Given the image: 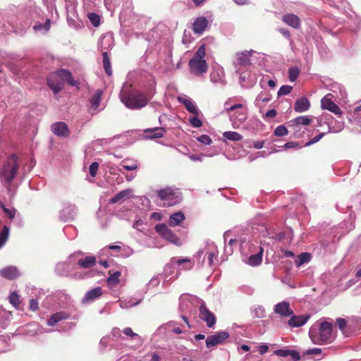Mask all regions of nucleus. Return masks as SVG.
Wrapping results in <instances>:
<instances>
[{
  "mask_svg": "<svg viewBox=\"0 0 361 361\" xmlns=\"http://www.w3.org/2000/svg\"><path fill=\"white\" fill-rule=\"evenodd\" d=\"M64 82L73 87H77L79 84L73 78L72 73L64 68L51 72L47 76V84L55 94L63 89Z\"/></svg>",
  "mask_w": 361,
  "mask_h": 361,
  "instance_id": "obj_1",
  "label": "nucleus"
},
{
  "mask_svg": "<svg viewBox=\"0 0 361 361\" xmlns=\"http://www.w3.org/2000/svg\"><path fill=\"white\" fill-rule=\"evenodd\" d=\"M121 99L126 106L131 109H141L148 103L145 94L135 90L122 94Z\"/></svg>",
  "mask_w": 361,
  "mask_h": 361,
  "instance_id": "obj_2",
  "label": "nucleus"
},
{
  "mask_svg": "<svg viewBox=\"0 0 361 361\" xmlns=\"http://www.w3.org/2000/svg\"><path fill=\"white\" fill-rule=\"evenodd\" d=\"M332 329L333 325L331 323L324 322L320 324L318 332L313 329L310 330V337L315 344L321 345L325 343L331 339Z\"/></svg>",
  "mask_w": 361,
  "mask_h": 361,
  "instance_id": "obj_3",
  "label": "nucleus"
},
{
  "mask_svg": "<svg viewBox=\"0 0 361 361\" xmlns=\"http://www.w3.org/2000/svg\"><path fill=\"white\" fill-rule=\"evenodd\" d=\"M157 193L160 200L164 201L162 206L165 207H173L182 201L181 192L170 187L161 189Z\"/></svg>",
  "mask_w": 361,
  "mask_h": 361,
  "instance_id": "obj_4",
  "label": "nucleus"
},
{
  "mask_svg": "<svg viewBox=\"0 0 361 361\" xmlns=\"http://www.w3.org/2000/svg\"><path fill=\"white\" fill-rule=\"evenodd\" d=\"M18 169V157L16 154H12L8 157L1 171V176L6 184L9 185L12 183Z\"/></svg>",
  "mask_w": 361,
  "mask_h": 361,
  "instance_id": "obj_5",
  "label": "nucleus"
},
{
  "mask_svg": "<svg viewBox=\"0 0 361 361\" xmlns=\"http://www.w3.org/2000/svg\"><path fill=\"white\" fill-rule=\"evenodd\" d=\"M155 230L161 236L169 242L180 246L182 245L181 240L172 232L164 224L156 225Z\"/></svg>",
  "mask_w": 361,
  "mask_h": 361,
  "instance_id": "obj_6",
  "label": "nucleus"
},
{
  "mask_svg": "<svg viewBox=\"0 0 361 361\" xmlns=\"http://www.w3.org/2000/svg\"><path fill=\"white\" fill-rule=\"evenodd\" d=\"M190 71L196 75H200L206 73L208 70V66L204 59H197L192 58L188 63Z\"/></svg>",
  "mask_w": 361,
  "mask_h": 361,
  "instance_id": "obj_7",
  "label": "nucleus"
},
{
  "mask_svg": "<svg viewBox=\"0 0 361 361\" xmlns=\"http://www.w3.org/2000/svg\"><path fill=\"white\" fill-rule=\"evenodd\" d=\"M199 312L200 318L206 322L208 327H213L216 324V317L214 314L207 308L204 302H202L199 307Z\"/></svg>",
  "mask_w": 361,
  "mask_h": 361,
  "instance_id": "obj_8",
  "label": "nucleus"
},
{
  "mask_svg": "<svg viewBox=\"0 0 361 361\" xmlns=\"http://www.w3.org/2000/svg\"><path fill=\"white\" fill-rule=\"evenodd\" d=\"M332 94H328L324 97H323L321 100V107L323 109H326L338 117H341L343 114V112L341 109V108L335 104L332 99Z\"/></svg>",
  "mask_w": 361,
  "mask_h": 361,
  "instance_id": "obj_9",
  "label": "nucleus"
},
{
  "mask_svg": "<svg viewBox=\"0 0 361 361\" xmlns=\"http://www.w3.org/2000/svg\"><path fill=\"white\" fill-rule=\"evenodd\" d=\"M252 52V50L237 52L235 56V59L233 61V65L239 69L242 67L250 66L251 64L250 55Z\"/></svg>",
  "mask_w": 361,
  "mask_h": 361,
  "instance_id": "obj_10",
  "label": "nucleus"
},
{
  "mask_svg": "<svg viewBox=\"0 0 361 361\" xmlns=\"http://www.w3.org/2000/svg\"><path fill=\"white\" fill-rule=\"evenodd\" d=\"M51 130L54 135L61 137H68L71 134L68 125L63 121L54 123L51 126Z\"/></svg>",
  "mask_w": 361,
  "mask_h": 361,
  "instance_id": "obj_11",
  "label": "nucleus"
},
{
  "mask_svg": "<svg viewBox=\"0 0 361 361\" xmlns=\"http://www.w3.org/2000/svg\"><path fill=\"white\" fill-rule=\"evenodd\" d=\"M228 337L229 334L227 331H220L214 335L209 336L206 339V346L207 348L214 347L222 343Z\"/></svg>",
  "mask_w": 361,
  "mask_h": 361,
  "instance_id": "obj_12",
  "label": "nucleus"
},
{
  "mask_svg": "<svg viewBox=\"0 0 361 361\" xmlns=\"http://www.w3.org/2000/svg\"><path fill=\"white\" fill-rule=\"evenodd\" d=\"M274 312L281 317H290L294 314L293 310L290 307V304L286 301L277 303L274 306Z\"/></svg>",
  "mask_w": 361,
  "mask_h": 361,
  "instance_id": "obj_13",
  "label": "nucleus"
},
{
  "mask_svg": "<svg viewBox=\"0 0 361 361\" xmlns=\"http://www.w3.org/2000/svg\"><path fill=\"white\" fill-rule=\"evenodd\" d=\"M310 317V316L309 314L294 315L293 314L288 321V324L291 328L300 327L308 321Z\"/></svg>",
  "mask_w": 361,
  "mask_h": 361,
  "instance_id": "obj_14",
  "label": "nucleus"
},
{
  "mask_svg": "<svg viewBox=\"0 0 361 361\" xmlns=\"http://www.w3.org/2000/svg\"><path fill=\"white\" fill-rule=\"evenodd\" d=\"M103 290L101 287H96L92 290H88L85 297L82 299V303H87L90 301L96 300L102 296Z\"/></svg>",
  "mask_w": 361,
  "mask_h": 361,
  "instance_id": "obj_15",
  "label": "nucleus"
},
{
  "mask_svg": "<svg viewBox=\"0 0 361 361\" xmlns=\"http://www.w3.org/2000/svg\"><path fill=\"white\" fill-rule=\"evenodd\" d=\"M0 274L2 277L8 280H13L20 276L18 269L13 266L2 269L0 271Z\"/></svg>",
  "mask_w": 361,
  "mask_h": 361,
  "instance_id": "obj_16",
  "label": "nucleus"
},
{
  "mask_svg": "<svg viewBox=\"0 0 361 361\" xmlns=\"http://www.w3.org/2000/svg\"><path fill=\"white\" fill-rule=\"evenodd\" d=\"M310 107V102L306 97H300L295 101L294 109L296 112L307 111Z\"/></svg>",
  "mask_w": 361,
  "mask_h": 361,
  "instance_id": "obj_17",
  "label": "nucleus"
},
{
  "mask_svg": "<svg viewBox=\"0 0 361 361\" xmlns=\"http://www.w3.org/2000/svg\"><path fill=\"white\" fill-rule=\"evenodd\" d=\"M97 263V259L93 255L86 256L78 261V264L80 268L90 269L93 267Z\"/></svg>",
  "mask_w": 361,
  "mask_h": 361,
  "instance_id": "obj_18",
  "label": "nucleus"
},
{
  "mask_svg": "<svg viewBox=\"0 0 361 361\" xmlns=\"http://www.w3.org/2000/svg\"><path fill=\"white\" fill-rule=\"evenodd\" d=\"M259 251L255 255H252L248 258L247 264L250 266L255 267L259 265L262 262V255L264 252V249L262 247L259 246Z\"/></svg>",
  "mask_w": 361,
  "mask_h": 361,
  "instance_id": "obj_19",
  "label": "nucleus"
},
{
  "mask_svg": "<svg viewBox=\"0 0 361 361\" xmlns=\"http://www.w3.org/2000/svg\"><path fill=\"white\" fill-rule=\"evenodd\" d=\"M133 190L131 189H126L118 192L114 197L110 200V203L116 204L117 202L123 201L128 199L132 195Z\"/></svg>",
  "mask_w": 361,
  "mask_h": 361,
  "instance_id": "obj_20",
  "label": "nucleus"
},
{
  "mask_svg": "<svg viewBox=\"0 0 361 361\" xmlns=\"http://www.w3.org/2000/svg\"><path fill=\"white\" fill-rule=\"evenodd\" d=\"M68 314L66 312H56L51 316L50 319L47 322V324L51 326H54L59 322L68 319Z\"/></svg>",
  "mask_w": 361,
  "mask_h": 361,
  "instance_id": "obj_21",
  "label": "nucleus"
},
{
  "mask_svg": "<svg viewBox=\"0 0 361 361\" xmlns=\"http://www.w3.org/2000/svg\"><path fill=\"white\" fill-rule=\"evenodd\" d=\"M185 219V216L182 212H178L171 215L169 218V225L176 226Z\"/></svg>",
  "mask_w": 361,
  "mask_h": 361,
  "instance_id": "obj_22",
  "label": "nucleus"
},
{
  "mask_svg": "<svg viewBox=\"0 0 361 361\" xmlns=\"http://www.w3.org/2000/svg\"><path fill=\"white\" fill-rule=\"evenodd\" d=\"M179 100L185 106L188 111L195 115L198 114V110L193 102L187 99H180Z\"/></svg>",
  "mask_w": 361,
  "mask_h": 361,
  "instance_id": "obj_23",
  "label": "nucleus"
},
{
  "mask_svg": "<svg viewBox=\"0 0 361 361\" xmlns=\"http://www.w3.org/2000/svg\"><path fill=\"white\" fill-rule=\"evenodd\" d=\"M11 317L12 314L10 312L0 308V326L2 329L6 328Z\"/></svg>",
  "mask_w": 361,
  "mask_h": 361,
  "instance_id": "obj_24",
  "label": "nucleus"
},
{
  "mask_svg": "<svg viewBox=\"0 0 361 361\" xmlns=\"http://www.w3.org/2000/svg\"><path fill=\"white\" fill-rule=\"evenodd\" d=\"M102 93H103L102 90H97L95 92L94 94L91 97L90 102L91 104L92 107L94 109H97L98 108V106H99Z\"/></svg>",
  "mask_w": 361,
  "mask_h": 361,
  "instance_id": "obj_25",
  "label": "nucleus"
},
{
  "mask_svg": "<svg viewBox=\"0 0 361 361\" xmlns=\"http://www.w3.org/2000/svg\"><path fill=\"white\" fill-rule=\"evenodd\" d=\"M165 129L164 128H148L145 130V133H152L149 135L150 138H161L164 136V133L165 132Z\"/></svg>",
  "mask_w": 361,
  "mask_h": 361,
  "instance_id": "obj_26",
  "label": "nucleus"
},
{
  "mask_svg": "<svg viewBox=\"0 0 361 361\" xmlns=\"http://www.w3.org/2000/svg\"><path fill=\"white\" fill-rule=\"evenodd\" d=\"M102 56H103V67H104V69L105 71V73L109 76H110V75H112V69H111L110 59H109V57L108 56L107 52H106V51L103 52Z\"/></svg>",
  "mask_w": 361,
  "mask_h": 361,
  "instance_id": "obj_27",
  "label": "nucleus"
},
{
  "mask_svg": "<svg viewBox=\"0 0 361 361\" xmlns=\"http://www.w3.org/2000/svg\"><path fill=\"white\" fill-rule=\"evenodd\" d=\"M223 136L225 139L232 141H240L243 139V136L240 134L234 131L224 132Z\"/></svg>",
  "mask_w": 361,
  "mask_h": 361,
  "instance_id": "obj_28",
  "label": "nucleus"
},
{
  "mask_svg": "<svg viewBox=\"0 0 361 361\" xmlns=\"http://www.w3.org/2000/svg\"><path fill=\"white\" fill-rule=\"evenodd\" d=\"M247 118L246 114L241 111H235L233 115L231 116V121L233 123L239 122V123H243Z\"/></svg>",
  "mask_w": 361,
  "mask_h": 361,
  "instance_id": "obj_29",
  "label": "nucleus"
},
{
  "mask_svg": "<svg viewBox=\"0 0 361 361\" xmlns=\"http://www.w3.org/2000/svg\"><path fill=\"white\" fill-rule=\"evenodd\" d=\"M311 259V255L308 252H302L298 255V261L295 262L297 267H300L305 263H307Z\"/></svg>",
  "mask_w": 361,
  "mask_h": 361,
  "instance_id": "obj_30",
  "label": "nucleus"
},
{
  "mask_svg": "<svg viewBox=\"0 0 361 361\" xmlns=\"http://www.w3.org/2000/svg\"><path fill=\"white\" fill-rule=\"evenodd\" d=\"M9 233V229L6 226H4L0 232V248L4 246L6 242Z\"/></svg>",
  "mask_w": 361,
  "mask_h": 361,
  "instance_id": "obj_31",
  "label": "nucleus"
},
{
  "mask_svg": "<svg viewBox=\"0 0 361 361\" xmlns=\"http://www.w3.org/2000/svg\"><path fill=\"white\" fill-rule=\"evenodd\" d=\"M300 74V70L298 67H291L288 69V78L291 82L297 80Z\"/></svg>",
  "mask_w": 361,
  "mask_h": 361,
  "instance_id": "obj_32",
  "label": "nucleus"
},
{
  "mask_svg": "<svg viewBox=\"0 0 361 361\" xmlns=\"http://www.w3.org/2000/svg\"><path fill=\"white\" fill-rule=\"evenodd\" d=\"M207 24H192L190 29L192 30L195 34L201 35L206 29Z\"/></svg>",
  "mask_w": 361,
  "mask_h": 361,
  "instance_id": "obj_33",
  "label": "nucleus"
},
{
  "mask_svg": "<svg viewBox=\"0 0 361 361\" xmlns=\"http://www.w3.org/2000/svg\"><path fill=\"white\" fill-rule=\"evenodd\" d=\"M51 24H36L33 27V30L36 32H42V34L47 33L50 30Z\"/></svg>",
  "mask_w": 361,
  "mask_h": 361,
  "instance_id": "obj_34",
  "label": "nucleus"
},
{
  "mask_svg": "<svg viewBox=\"0 0 361 361\" xmlns=\"http://www.w3.org/2000/svg\"><path fill=\"white\" fill-rule=\"evenodd\" d=\"M311 121L312 120L309 117L305 116H298L295 118V123L298 125L307 126L310 124Z\"/></svg>",
  "mask_w": 361,
  "mask_h": 361,
  "instance_id": "obj_35",
  "label": "nucleus"
},
{
  "mask_svg": "<svg viewBox=\"0 0 361 361\" xmlns=\"http://www.w3.org/2000/svg\"><path fill=\"white\" fill-rule=\"evenodd\" d=\"M205 51H206L205 44H202L198 48L197 51H196V53L195 54V55L192 58H196L197 59H204L205 54H206Z\"/></svg>",
  "mask_w": 361,
  "mask_h": 361,
  "instance_id": "obj_36",
  "label": "nucleus"
},
{
  "mask_svg": "<svg viewBox=\"0 0 361 361\" xmlns=\"http://www.w3.org/2000/svg\"><path fill=\"white\" fill-rule=\"evenodd\" d=\"M283 20L284 23H299L300 19L297 16H295L294 14H287L283 17Z\"/></svg>",
  "mask_w": 361,
  "mask_h": 361,
  "instance_id": "obj_37",
  "label": "nucleus"
},
{
  "mask_svg": "<svg viewBox=\"0 0 361 361\" xmlns=\"http://www.w3.org/2000/svg\"><path fill=\"white\" fill-rule=\"evenodd\" d=\"M288 133L287 128L283 126H279L274 130V135L278 137H282L287 135Z\"/></svg>",
  "mask_w": 361,
  "mask_h": 361,
  "instance_id": "obj_38",
  "label": "nucleus"
},
{
  "mask_svg": "<svg viewBox=\"0 0 361 361\" xmlns=\"http://www.w3.org/2000/svg\"><path fill=\"white\" fill-rule=\"evenodd\" d=\"M9 302L16 307L20 305V298L17 293L13 292L9 296Z\"/></svg>",
  "mask_w": 361,
  "mask_h": 361,
  "instance_id": "obj_39",
  "label": "nucleus"
},
{
  "mask_svg": "<svg viewBox=\"0 0 361 361\" xmlns=\"http://www.w3.org/2000/svg\"><path fill=\"white\" fill-rule=\"evenodd\" d=\"M121 276L120 271H116L113 274H111L108 278V282L109 283L117 284L119 282V277Z\"/></svg>",
  "mask_w": 361,
  "mask_h": 361,
  "instance_id": "obj_40",
  "label": "nucleus"
},
{
  "mask_svg": "<svg viewBox=\"0 0 361 361\" xmlns=\"http://www.w3.org/2000/svg\"><path fill=\"white\" fill-rule=\"evenodd\" d=\"M293 90V87L290 85H283L280 87L278 91V96L286 95L290 93Z\"/></svg>",
  "mask_w": 361,
  "mask_h": 361,
  "instance_id": "obj_41",
  "label": "nucleus"
},
{
  "mask_svg": "<svg viewBox=\"0 0 361 361\" xmlns=\"http://www.w3.org/2000/svg\"><path fill=\"white\" fill-rule=\"evenodd\" d=\"M1 207L2 208L4 212L8 216L9 219H13L15 217L16 209H8L3 204H1Z\"/></svg>",
  "mask_w": 361,
  "mask_h": 361,
  "instance_id": "obj_42",
  "label": "nucleus"
},
{
  "mask_svg": "<svg viewBox=\"0 0 361 361\" xmlns=\"http://www.w3.org/2000/svg\"><path fill=\"white\" fill-rule=\"evenodd\" d=\"M99 169V164L97 162H92L90 166L89 171L90 174L92 177H94L97 174V170Z\"/></svg>",
  "mask_w": 361,
  "mask_h": 361,
  "instance_id": "obj_43",
  "label": "nucleus"
},
{
  "mask_svg": "<svg viewBox=\"0 0 361 361\" xmlns=\"http://www.w3.org/2000/svg\"><path fill=\"white\" fill-rule=\"evenodd\" d=\"M190 123L191 125L195 128H200L202 126V123L200 118H198L197 116H194L192 118H190L189 119Z\"/></svg>",
  "mask_w": 361,
  "mask_h": 361,
  "instance_id": "obj_44",
  "label": "nucleus"
},
{
  "mask_svg": "<svg viewBox=\"0 0 361 361\" xmlns=\"http://www.w3.org/2000/svg\"><path fill=\"white\" fill-rule=\"evenodd\" d=\"M197 140L204 145H210L212 142L211 137L207 135H202Z\"/></svg>",
  "mask_w": 361,
  "mask_h": 361,
  "instance_id": "obj_45",
  "label": "nucleus"
},
{
  "mask_svg": "<svg viewBox=\"0 0 361 361\" xmlns=\"http://www.w3.org/2000/svg\"><path fill=\"white\" fill-rule=\"evenodd\" d=\"M87 18L90 23H99L100 22V16L95 13H89L87 14Z\"/></svg>",
  "mask_w": 361,
  "mask_h": 361,
  "instance_id": "obj_46",
  "label": "nucleus"
},
{
  "mask_svg": "<svg viewBox=\"0 0 361 361\" xmlns=\"http://www.w3.org/2000/svg\"><path fill=\"white\" fill-rule=\"evenodd\" d=\"M121 166H122V168H123L124 169L128 170V171L136 170L138 168V166L136 164H132L130 165H128V164H126L125 161H123V163L121 164Z\"/></svg>",
  "mask_w": 361,
  "mask_h": 361,
  "instance_id": "obj_47",
  "label": "nucleus"
},
{
  "mask_svg": "<svg viewBox=\"0 0 361 361\" xmlns=\"http://www.w3.org/2000/svg\"><path fill=\"white\" fill-rule=\"evenodd\" d=\"M123 332L125 335L128 336H130L131 338H134V337H136L137 336V334L134 333L132 330L131 328L130 327H126L123 330Z\"/></svg>",
  "mask_w": 361,
  "mask_h": 361,
  "instance_id": "obj_48",
  "label": "nucleus"
},
{
  "mask_svg": "<svg viewBox=\"0 0 361 361\" xmlns=\"http://www.w3.org/2000/svg\"><path fill=\"white\" fill-rule=\"evenodd\" d=\"M288 355L291 356L293 361H298L300 360V354L296 350H290V353H288Z\"/></svg>",
  "mask_w": 361,
  "mask_h": 361,
  "instance_id": "obj_49",
  "label": "nucleus"
},
{
  "mask_svg": "<svg viewBox=\"0 0 361 361\" xmlns=\"http://www.w3.org/2000/svg\"><path fill=\"white\" fill-rule=\"evenodd\" d=\"M336 324L341 330H343L346 326V321L343 318H338Z\"/></svg>",
  "mask_w": 361,
  "mask_h": 361,
  "instance_id": "obj_50",
  "label": "nucleus"
},
{
  "mask_svg": "<svg viewBox=\"0 0 361 361\" xmlns=\"http://www.w3.org/2000/svg\"><path fill=\"white\" fill-rule=\"evenodd\" d=\"M324 135V133H319V135L314 136L310 141H309V142L307 143V145L317 142L323 137Z\"/></svg>",
  "mask_w": 361,
  "mask_h": 361,
  "instance_id": "obj_51",
  "label": "nucleus"
},
{
  "mask_svg": "<svg viewBox=\"0 0 361 361\" xmlns=\"http://www.w3.org/2000/svg\"><path fill=\"white\" fill-rule=\"evenodd\" d=\"M290 353V350H276L275 351V354L276 355L281 356V357H287L288 355V353Z\"/></svg>",
  "mask_w": 361,
  "mask_h": 361,
  "instance_id": "obj_52",
  "label": "nucleus"
},
{
  "mask_svg": "<svg viewBox=\"0 0 361 361\" xmlns=\"http://www.w3.org/2000/svg\"><path fill=\"white\" fill-rule=\"evenodd\" d=\"M56 1V0H43L44 4L50 9L55 7Z\"/></svg>",
  "mask_w": 361,
  "mask_h": 361,
  "instance_id": "obj_53",
  "label": "nucleus"
},
{
  "mask_svg": "<svg viewBox=\"0 0 361 361\" xmlns=\"http://www.w3.org/2000/svg\"><path fill=\"white\" fill-rule=\"evenodd\" d=\"M30 309L32 311H35L38 309V302L36 300H35V299L30 300Z\"/></svg>",
  "mask_w": 361,
  "mask_h": 361,
  "instance_id": "obj_54",
  "label": "nucleus"
},
{
  "mask_svg": "<svg viewBox=\"0 0 361 361\" xmlns=\"http://www.w3.org/2000/svg\"><path fill=\"white\" fill-rule=\"evenodd\" d=\"M269 350V347L267 345H261L258 347L259 353L261 355L266 353Z\"/></svg>",
  "mask_w": 361,
  "mask_h": 361,
  "instance_id": "obj_55",
  "label": "nucleus"
},
{
  "mask_svg": "<svg viewBox=\"0 0 361 361\" xmlns=\"http://www.w3.org/2000/svg\"><path fill=\"white\" fill-rule=\"evenodd\" d=\"M322 350L320 348H312V349H310L307 351V355H317V354H319L321 353Z\"/></svg>",
  "mask_w": 361,
  "mask_h": 361,
  "instance_id": "obj_56",
  "label": "nucleus"
},
{
  "mask_svg": "<svg viewBox=\"0 0 361 361\" xmlns=\"http://www.w3.org/2000/svg\"><path fill=\"white\" fill-rule=\"evenodd\" d=\"M298 146V143L296 142H288L284 145V147L286 149L294 148Z\"/></svg>",
  "mask_w": 361,
  "mask_h": 361,
  "instance_id": "obj_57",
  "label": "nucleus"
},
{
  "mask_svg": "<svg viewBox=\"0 0 361 361\" xmlns=\"http://www.w3.org/2000/svg\"><path fill=\"white\" fill-rule=\"evenodd\" d=\"M242 107H243V105L241 104H234V105L231 106V107L226 109V111L227 112L233 111L235 109H240V108H242Z\"/></svg>",
  "mask_w": 361,
  "mask_h": 361,
  "instance_id": "obj_58",
  "label": "nucleus"
},
{
  "mask_svg": "<svg viewBox=\"0 0 361 361\" xmlns=\"http://www.w3.org/2000/svg\"><path fill=\"white\" fill-rule=\"evenodd\" d=\"M276 115V111L275 109H271V110H269L267 113H266V117L267 118H274Z\"/></svg>",
  "mask_w": 361,
  "mask_h": 361,
  "instance_id": "obj_59",
  "label": "nucleus"
},
{
  "mask_svg": "<svg viewBox=\"0 0 361 361\" xmlns=\"http://www.w3.org/2000/svg\"><path fill=\"white\" fill-rule=\"evenodd\" d=\"M194 23H208V20L206 17H204V16H201V17H199L197 18Z\"/></svg>",
  "mask_w": 361,
  "mask_h": 361,
  "instance_id": "obj_60",
  "label": "nucleus"
},
{
  "mask_svg": "<svg viewBox=\"0 0 361 361\" xmlns=\"http://www.w3.org/2000/svg\"><path fill=\"white\" fill-rule=\"evenodd\" d=\"M236 4L243 6L249 3L248 0H233Z\"/></svg>",
  "mask_w": 361,
  "mask_h": 361,
  "instance_id": "obj_61",
  "label": "nucleus"
},
{
  "mask_svg": "<svg viewBox=\"0 0 361 361\" xmlns=\"http://www.w3.org/2000/svg\"><path fill=\"white\" fill-rule=\"evenodd\" d=\"M109 248L110 250H116L118 252L121 250V247L119 245H109Z\"/></svg>",
  "mask_w": 361,
  "mask_h": 361,
  "instance_id": "obj_62",
  "label": "nucleus"
},
{
  "mask_svg": "<svg viewBox=\"0 0 361 361\" xmlns=\"http://www.w3.org/2000/svg\"><path fill=\"white\" fill-rule=\"evenodd\" d=\"M152 361H160V357L157 353H154L152 354Z\"/></svg>",
  "mask_w": 361,
  "mask_h": 361,
  "instance_id": "obj_63",
  "label": "nucleus"
},
{
  "mask_svg": "<svg viewBox=\"0 0 361 361\" xmlns=\"http://www.w3.org/2000/svg\"><path fill=\"white\" fill-rule=\"evenodd\" d=\"M258 99L261 100L262 102H268L271 99L270 97H262L261 94L258 96Z\"/></svg>",
  "mask_w": 361,
  "mask_h": 361,
  "instance_id": "obj_64",
  "label": "nucleus"
}]
</instances>
